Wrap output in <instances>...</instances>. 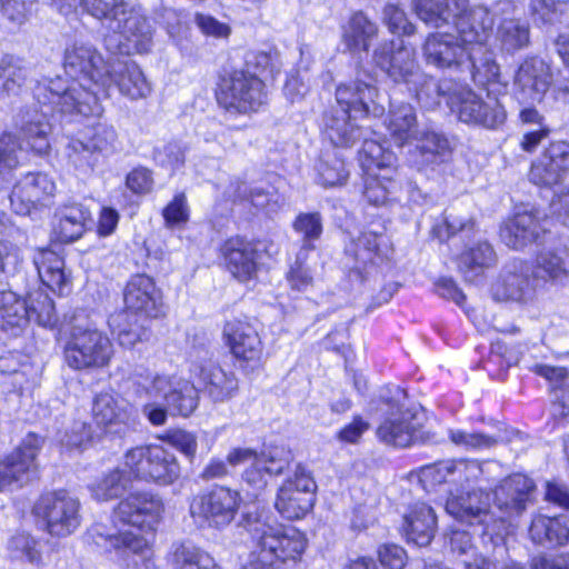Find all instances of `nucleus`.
Wrapping results in <instances>:
<instances>
[{
	"mask_svg": "<svg viewBox=\"0 0 569 569\" xmlns=\"http://www.w3.org/2000/svg\"><path fill=\"white\" fill-rule=\"evenodd\" d=\"M500 470L496 461L470 459L445 460L428 465L419 470V481L426 490L441 483H452L466 493L450 491L446 511L456 520L479 530L482 542L493 549L502 547L508 533V523L503 518H493L490 512L491 489Z\"/></svg>",
	"mask_w": 569,
	"mask_h": 569,
	"instance_id": "1",
	"label": "nucleus"
},
{
	"mask_svg": "<svg viewBox=\"0 0 569 569\" xmlns=\"http://www.w3.org/2000/svg\"><path fill=\"white\" fill-rule=\"evenodd\" d=\"M163 511L158 495L132 492L114 507L111 525L93 523L87 539L122 569H153V533Z\"/></svg>",
	"mask_w": 569,
	"mask_h": 569,
	"instance_id": "2",
	"label": "nucleus"
},
{
	"mask_svg": "<svg viewBox=\"0 0 569 569\" xmlns=\"http://www.w3.org/2000/svg\"><path fill=\"white\" fill-rule=\"evenodd\" d=\"M110 63L91 43L74 41L66 48L63 58L64 71L71 79L56 77L37 81L34 99L71 120L99 117L103 112L99 92L106 93Z\"/></svg>",
	"mask_w": 569,
	"mask_h": 569,
	"instance_id": "3",
	"label": "nucleus"
},
{
	"mask_svg": "<svg viewBox=\"0 0 569 569\" xmlns=\"http://www.w3.org/2000/svg\"><path fill=\"white\" fill-rule=\"evenodd\" d=\"M473 20L451 21L457 34L431 32L422 44V56L427 64L440 70L469 72L486 60H496L487 47L492 30L493 18L483 6L471 12Z\"/></svg>",
	"mask_w": 569,
	"mask_h": 569,
	"instance_id": "4",
	"label": "nucleus"
},
{
	"mask_svg": "<svg viewBox=\"0 0 569 569\" xmlns=\"http://www.w3.org/2000/svg\"><path fill=\"white\" fill-rule=\"evenodd\" d=\"M68 16L80 6L98 20L108 21L111 33L104 37L107 50L113 53H147L153 44V29L140 8L124 0H52Z\"/></svg>",
	"mask_w": 569,
	"mask_h": 569,
	"instance_id": "5",
	"label": "nucleus"
},
{
	"mask_svg": "<svg viewBox=\"0 0 569 569\" xmlns=\"http://www.w3.org/2000/svg\"><path fill=\"white\" fill-rule=\"evenodd\" d=\"M336 102L337 107L323 113L321 131L337 148H351L362 138L358 119L379 118L385 113V99L372 81L356 79L339 83Z\"/></svg>",
	"mask_w": 569,
	"mask_h": 569,
	"instance_id": "6",
	"label": "nucleus"
},
{
	"mask_svg": "<svg viewBox=\"0 0 569 569\" xmlns=\"http://www.w3.org/2000/svg\"><path fill=\"white\" fill-rule=\"evenodd\" d=\"M472 82L486 91V99L468 84L457 82L448 107L458 120L473 127L496 130L507 120V110L499 96H505L508 81L502 78L496 60H486L472 71Z\"/></svg>",
	"mask_w": 569,
	"mask_h": 569,
	"instance_id": "7",
	"label": "nucleus"
},
{
	"mask_svg": "<svg viewBox=\"0 0 569 569\" xmlns=\"http://www.w3.org/2000/svg\"><path fill=\"white\" fill-rule=\"evenodd\" d=\"M375 63L396 83H405L417 101L427 110H433L441 99L448 100L457 82L445 80L438 82L423 73L415 58V50L405 46L403 40L380 44L373 51Z\"/></svg>",
	"mask_w": 569,
	"mask_h": 569,
	"instance_id": "8",
	"label": "nucleus"
},
{
	"mask_svg": "<svg viewBox=\"0 0 569 569\" xmlns=\"http://www.w3.org/2000/svg\"><path fill=\"white\" fill-rule=\"evenodd\" d=\"M246 527L254 548L241 569H292L308 547L302 531L270 523L261 516L253 521L248 518Z\"/></svg>",
	"mask_w": 569,
	"mask_h": 569,
	"instance_id": "9",
	"label": "nucleus"
},
{
	"mask_svg": "<svg viewBox=\"0 0 569 569\" xmlns=\"http://www.w3.org/2000/svg\"><path fill=\"white\" fill-rule=\"evenodd\" d=\"M136 376L138 393L151 400L142 406V413L152 426H163L169 412L188 418L199 406L198 389L187 379L148 370Z\"/></svg>",
	"mask_w": 569,
	"mask_h": 569,
	"instance_id": "10",
	"label": "nucleus"
},
{
	"mask_svg": "<svg viewBox=\"0 0 569 569\" xmlns=\"http://www.w3.org/2000/svg\"><path fill=\"white\" fill-rule=\"evenodd\" d=\"M406 391L398 386L380 393L377 437L386 445L406 448L422 439L420 418L412 408L406 407Z\"/></svg>",
	"mask_w": 569,
	"mask_h": 569,
	"instance_id": "11",
	"label": "nucleus"
},
{
	"mask_svg": "<svg viewBox=\"0 0 569 569\" xmlns=\"http://www.w3.org/2000/svg\"><path fill=\"white\" fill-rule=\"evenodd\" d=\"M64 362L73 370H99L108 367L114 357V347L108 335L92 322L71 326L62 348Z\"/></svg>",
	"mask_w": 569,
	"mask_h": 569,
	"instance_id": "12",
	"label": "nucleus"
},
{
	"mask_svg": "<svg viewBox=\"0 0 569 569\" xmlns=\"http://www.w3.org/2000/svg\"><path fill=\"white\" fill-rule=\"evenodd\" d=\"M391 244L383 228L372 224L350 234L345 247L346 267L351 281L363 282L377 276L390 259Z\"/></svg>",
	"mask_w": 569,
	"mask_h": 569,
	"instance_id": "13",
	"label": "nucleus"
},
{
	"mask_svg": "<svg viewBox=\"0 0 569 569\" xmlns=\"http://www.w3.org/2000/svg\"><path fill=\"white\" fill-rule=\"evenodd\" d=\"M17 127L21 136L20 142L11 133L4 132L0 136V171L17 167L21 151L42 156L50 149L51 124L47 111L37 108L22 110L18 116Z\"/></svg>",
	"mask_w": 569,
	"mask_h": 569,
	"instance_id": "14",
	"label": "nucleus"
},
{
	"mask_svg": "<svg viewBox=\"0 0 569 569\" xmlns=\"http://www.w3.org/2000/svg\"><path fill=\"white\" fill-rule=\"evenodd\" d=\"M37 526L53 538L73 535L83 520L80 499L63 489L41 495L32 507Z\"/></svg>",
	"mask_w": 569,
	"mask_h": 569,
	"instance_id": "15",
	"label": "nucleus"
},
{
	"mask_svg": "<svg viewBox=\"0 0 569 569\" xmlns=\"http://www.w3.org/2000/svg\"><path fill=\"white\" fill-rule=\"evenodd\" d=\"M118 133L113 126L98 122L87 127L80 138H70L63 150L67 166L78 177L91 176L98 166V154L109 156L118 150Z\"/></svg>",
	"mask_w": 569,
	"mask_h": 569,
	"instance_id": "16",
	"label": "nucleus"
},
{
	"mask_svg": "<svg viewBox=\"0 0 569 569\" xmlns=\"http://www.w3.org/2000/svg\"><path fill=\"white\" fill-rule=\"evenodd\" d=\"M241 503L238 490L216 485L191 499L189 513L198 528L222 530L234 520Z\"/></svg>",
	"mask_w": 569,
	"mask_h": 569,
	"instance_id": "17",
	"label": "nucleus"
},
{
	"mask_svg": "<svg viewBox=\"0 0 569 569\" xmlns=\"http://www.w3.org/2000/svg\"><path fill=\"white\" fill-rule=\"evenodd\" d=\"M126 465L137 481L168 487L178 481L181 467L173 452L161 445L138 446L126 451Z\"/></svg>",
	"mask_w": 569,
	"mask_h": 569,
	"instance_id": "18",
	"label": "nucleus"
},
{
	"mask_svg": "<svg viewBox=\"0 0 569 569\" xmlns=\"http://www.w3.org/2000/svg\"><path fill=\"white\" fill-rule=\"evenodd\" d=\"M207 342L189 350V371L199 388L214 402H224L238 391V379L231 370H224L212 358Z\"/></svg>",
	"mask_w": 569,
	"mask_h": 569,
	"instance_id": "19",
	"label": "nucleus"
},
{
	"mask_svg": "<svg viewBox=\"0 0 569 569\" xmlns=\"http://www.w3.org/2000/svg\"><path fill=\"white\" fill-rule=\"evenodd\" d=\"M217 100L230 113L247 114L259 111L267 103L268 93L258 76L236 70L222 79Z\"/></svg>",
	"mask_w": 569,
	"mask_h": 569,
	"instance_id": "20",
	"label": "nucleus"
},
{
	"mask_svg": "<svg viewBox=\"0 0 569 569\" xmlns=\"http://www.w3.org/2000/svg\"><path fill=\"white\" fill-rule=\"evenodd\" d=\"M292 455L286 448H271L261 453L248 448H236L227 457L230 466H244L243 481L253 490H262L271 476H277L288 468Z\"/></svg>",
	"mask_w": 569,
	"mask_h": 569,
	"instance_id": "21",
	"label": "nucleus"
},
{
	"mask_svg": "<svg viewBox=\"0 0 569 569\" xmlns=\"http://www.w3.org/2000/svg\"><path fill=\"white\" fill-rule=\"evenodd\" d=\"M222 339L237 366L244 372H252L262 366L263 343L254 328L247 320L232 319L224 323Z\"/></svg>",
	"mask_w": 569,
	"mask_h": 569,
	"instance_id": "22",
	"label": "nucleus"
},
{
	"mask_svg": "<svg viewBox=\"0 0 569 569\" xmlns=\"http://www.w3.org/2000/svg\"><path fill=\"white\" fill-rule=\"evenodd\" d=\"M42 440L28 433L21 445L0 461V491H13L37 476L36 458Z\"/></svg>",
	"mask_w": 569,
	"mask_h": 569,
	"instance_id": "23",
	"label": "nucleus"
},
{
	"mask_svg": "<svg viewBox=\"0 0 569 569\" xmlns=\"http://www.w3.org/2000/svg\"><path fill=\"white\" fill-rule=\"evenodd\" d=\"M316 489L311 473L299 465L279 488L274 507L288 520L301 519L313 507Z\"/></svg>",
	"mask_w": 569,
	"mask_h": 569,
	"instance_id": "24",
	"label": "nucleus"
},
{
	"mask_svg": "<svg viewBox=\"0 0 569 569\" xmlns=\"http://www.w3.org/2000/svg\"><path fill=\"white\" fill-rule=\"evenodd\" d=\"M552 82L551 66L539 56H528L513 73V93L518 102L542 103Z\"/></svg>",
	"mask_w": 569,
	"mask_h": 569,
	"instance_id": "25",
	"label": "nucleus"
},
{
	"mask_svg": "<svg viewBox=\"0 0 569 569\" xmlns=\"http://www.w3.org/2000/svg\"><path fill=\"white\" fill-rule=\"evenodd\" d=\"M530 270V262L522 260H515L507 264L492 286L493 299L522 306L533 305L539 286L533 281Z\"/></svg>",
	"mask_w": 569,
	"mask_h": 569,
	"instance_id": "26",
	"label": "nucleus"
},
{
	"mask_svg": "<svg viewBox=\"0 0 569 569\" xmlns=\"http://www.w3.org/2000/svg\"><path fill=\"white\" fill-rule=\"evenodd\" d=\"M106 76L109 81L106 86V93L99 92V101L110 97L112 86L118 89L120 96L130 101L147 99L152 92L150 81L133 60L116 59L110 63Z\"/></svg>",
	"mask_w": 569,
	"mask_h": 569,
	"instance_id": "27",
	"label": "nucleus"
},
{
	"mask_svg": "<svg viewBox=\"0 0 569 569\" xmlns=\"http://www.w3.org/2000/svg\"><path fill=\"white\" fill-rule=\"evenodd\" d=\"M569 174V142L552 141L535 159L529 171V180L539 187L559 186Z\"/></svg>",
	"mask_w": 569,
	"mask_h": 569,
	"instance_id": "28",
	"label": "nucleus"
},
{
	"mask_svg": "<svg viewBox=\"0 0 569 569\" xmlns=\"http://www.w3.org/2000/svg\"><path fill=\"white\" fill-rule=\"evenodd\" d=\"M543 218L546 217L542 212L535 207H519L515 214L501 226L500 238L510 248H525L537 241L547 230V220Z\"/></svg>",
	"mask_w": 569,
	"mask_h": 569,
	"instance_id": "29",
	"label": "nucleus"
},
{
	"mask_svg": "<svg viewBox=\"0 0 569 569\" xmlns=\"http://www.w3.org/2000/svg\"><path fill=\"white\" fill-rule=\"evenodd\" d=\"M533 489V481L522 473L509 476L495 487L493 501L501 515L496 516L491 509L490 512L493 518L501 517L506 519L508 532H510L509 518L520 515L527 508ZM508 535L509 533H507V536Z\"/></svg>",
	"mask_w": 569,
	"mask_h": 569,
	"instance_id": "30",
	"label": "nucleus"
},
{
	"mask_svg": "<svg viewBox=\"0 0 569 569\" xmlns=\"http://www.w3.org/2000/svg\"><path fill=\"white\" fill-rule=\"evenodd\" d=\"M92 416L98 427L113 435L124 433L134 423L132 406L111 391H103L94 397Z\"/></svg>",
	"mask_w": 569,
	"mask_h": 569,
	"instance_id": "31",
	"label": "nucleus"
},
{
	"mask_svg": "<svg viewBox=\"0 0 569 569\" xmlns=\"http://www.w3.org/2000/svg\"><path fill=\"white\" fill-rule=\"evenodd\" d=\"M260 243L243 237H231L221 247L228 271L239 281L256 277L260 259Z\"/></svg>",
	"mask_w": 569,
	"mask_h": 569,
	"instance_id": "32",
	"label": "nucleus"
},
{
	"mask_svg": "<svg viewBox=\"0 0 569 569\" xmlns=\"http://www.w3.org/2000/svg\"><path fill=\"white\" fill-rule=\"evenodd\" d=\"M123 299L127 310L148 318H158L163 313L162 293L152 278L137 274L128 281Z\"/></svg>",
	"mask_w": 569,
	"mask_h": 569,
	"instance_id": "33",
	"label": "nucleus"
},
{
	"mask_svg": "<svg viewBox=\"0 0 569 569\" xmlns=\"http://www.w3.org/2000/svg\"><path fill=\"white\" fill-rule=\"evenodd\" d=\"M54 182L42 172H29L12 188L10 203L17 214L30 213L34 206L53 196Z\"/></svg>",
	"mask_w": 569,
	"mask_h": 569,
	"instance_id": "34",
	"label": "nucleus"
},
{
	"mask_svg": "<svg viewBox=\"0 0 569 569\" xmlns=\"http://www.w3.org/2000/svg\"><path fill=\"white\" fill-rule=\"evenodd\" d=\"M418 18L432 28L450 26L451 21L472 20L469 0H412Z\"/></svg>",
	"mask_w": 569,
	"mask_h": 569,
	"instance_id": "35",
	"label": "nucleus"
},
{
	"mask_svg": "<svg viewBox=\"0 0 569 569\" xmlns=\"http://www.w3.org/2000/svg\"><path fill=\"white\" fill-rule=\"evenodd\" d=\"M136 476L126 465V453L121 462L99 473L88 483V490L92 499L97 501H110L122 497L131 488Z\"/></svg>",
	"mask_w": 569,
	"mask_h": 569,
	"instance_id": "36",
	"label": "nucleus"
},
{
	"mask_svg": "<svg viewBox=\"0 0 569 569\" xmlns=\"http://www.w3.org/2000/svg\"><path fill=\"white\" fill-rule=\"evenodd\" d=\"M412 144L416 147V153L408 161L419 171L443 162L450 153L447 137L429 127L420 130Z\"/></svg>",
	"mask_w": 569,
	"mask_h": 569,
	"instance_id": "37",
	"label": "nucleus"
},
{
	"mask_svg": "<svg viewBox=\"0 0 569 569\" xmlns=\"http://www.w3.org/2000/svg\"><path fill=\"white\" fill-rule=\"evenodd\" d=\"M437 517L433 509L425 502H415L403 515L402 535L408 542L419 547L428 546L433 539Z\"/></svg>",
	"mask_w": 569,
	"mask_h": 569,
	"instance_id": "38",
	"label": "nucleus"
},
{
	"mask_svg": "<svg viewBox=\"0 0 569 569\" xmlns=\"http://www.w3.org/2000/svg\"><path fill=\"white\" fill-rule=\"evenodd\" d=\"M385 126L398 147L411 146L420 132L416 109L407 102L390 103Z\"/></svg>",
	"mask_w": 569,
	"mask_h": 569,
	"instance_id": "39",
	"label": "nucleus"
},
{
	"mask_svg": "<svg viewBox=\"0 0 569 569\" xmlns=\"http://www.w3.org/2000/svg\"><path fill=\"white\" fill-rule=\"evenodd\" d=\"M229 197L234 201L248 200L253 207L263 211L266 214L278 212L284 204L283 196L270 184L266 187L254 184L249 188L246 182L237 181L236 184L231 183Z\"/></svg>",
	"mask_w": 569,
	"mask_h": 569,
	"instance_id": "40",
	"label": "nucleus"
},
{
	"mask_svg": "<svg viewBox=\"0 0 569 569\" xmlns=\"http://www.w3.org/2000/svg\"><path fill=\"white\" fill-rule=\"evenodd\" d=\"M495 262L496 253L492 246L481 238L467 246L458 257L459 271L469 282H475Z\"/></svg>",
	"mask_w": 569,
	"mask_h": 569,
	"instance_id": "41",
	"label": "nucleus"
},
{
	"mask_svg": "<svg viewBox=\"0 0 569 569\" xmlns=\"http://www.w3.org/2000/svg\"><path fill=\"white\" fill-rule=\"evenodd\" d=\"M529 535L535 543L542 546H565L569 542V517L537 515L531 521Z\"/></svg>",
	"mask_w": 569,
	"mask_h": 569,
	"instance_id": "42",
	"label": "nucleus"
},
{
	"mask_svg": "<svg viewBox=\"0 0 569 569\" xmlns=\"http://www.w3.org/2000/svg\"><path fill=\"white\" fill-rule=\"evenodd\" d=\"M378 26L362 11L353 12L342 26V42L352 53L367 52L378 36Z\"/></svg>",
	"mask_w": 569,
	"mask_h": 569,
	"instance_id": "43",
	"label": "nucleus"
},
{
	"mask_svg": "<svg viewBox=\"0 0 569 569\" xmlns=\"http://www.w3.org/2000/svg\"><path fill=\"white\" fill-rule=\"evenodd\" d=\"M57 218L53 234L58 241L69 243L83 234L87 222L91 220V212L80 203H71L62 207Z\"/></svg>",
	"mask_w": 569,
	"mask_h": 569,
	"instance_id": "44",
	"label": "nucleus"
},
{
	"mask_svg": "<svg viewBox=\"0 0 569 569\" xmlns=\"http://www.w3.org/2000/svg\"><path fill=\"white\" fill-rule=\"evenodd\" d=\"M398 171L365 173L363 196L373 206H385L399 199L401 183Z\"/></svg>",
	"mask_w": 569,
	"mask_h": 569,
	"instance_id": "45",
	"label": "nucleus"
},
{
	"mask_svg": "<svg viewBox=\"0 0 569 569\" xmlns=\"http://www.w3.org/2000/svg\"><path fill=\"white\" fill-rule=\"evenodd\" d=\"M169 563L172 569H222L208 551L189 540L171 546Z\"/></svg>",
	"mask_w": 569,
	"mask_h": 569,
	"instance_id": "46",
	"label": "nucleus"
},
{
	"mask_svg": "<svg viewBox=\"0 0 569 569\" xmlns=\"http://www.w3.org/2000/svg\"><path fill=\"white\" fill-rule=\"evenodd\" d=\"M33 262L42 283L53 292L63 295L68 287L63 259L50 249H40L36 253Z\"/></svg>",
	"mask_w": 569,
	"mask_h": 569,
	"instance_id": "47",
	"label": "nucleus"
},
{
	"mask_svg": "<svg viewBox=\"0 0 569 569\" xmlns=\"http://www.w3.org/2000/svg\"><path fill=\"white\" fill-rule=\"evenodd\" d=\"M29 323L27 301L11 290L0 291V327L3 331L18 336Z\"/></svg>",
	"mask_w": 569,
	"mask_h": 569,
	"instance_id": "48",
	"label": "nucleus"
},
{
	"mask_svg": "<svg viewBox=\"0 0 569 569\" xmlns=\"http://www.w3.org/2000/svg\"><path fill=\"white\" fill-rule=\"evenodd\" d=\"M496 39L501 51L515 53L530 43V27L526 20L505 17L497 27Z\"/></svg>",
	"mask_w": 569,
	"mask_h": 569,
	"instance_id": "49",
	"label": "nucleus"
},
{
	"mask_svg": "<svg viewBox=\"0 0 569 569\" xmlns=\"http://www.w3.org/2000/svg\"><path fill=\"white\" fill-rule=\"evenodd\" d=\"M359 161L365 173L396 172V154L382 143L366 139L359 152Z\"/></svg>",
	"mask_w": 569,
	"mask_h": 569,
	"instance_id": "50",
	"label": "nucleus"
},
{
	"mask_svg": "<svg viewBox=\"0 0 569 569\" xmlns=\"http://www.w3.org/2000/svg\"><path fill=\"white\" fill-rule=\"evenodd\" d=\"M317 182L325 188L341 187L349 178L345 160L336 151H325L316 163Z\"/></svg>",
	"mask_w": 569,
	"mask_h": 569,
	"instance_id": "51",
	"label": "nucleus"
},
{
	"mask_svg": "<svg viewBox=\"0 0 569 569\" xmlns=\"http://www.w3.org/2000/svg\"><path fill=\"white\" fill-rule=\"evenodd\" d=\"M566 250L543 251L531 266V277L541 287L549 280H557L567 273Z\"/></svg>",
	"mask_w": 569,
	"mask_h": 569,
	"instance_id": "52",
	"label": "nucleus"
},
{
	"mask_svg": "<svg viewBox=\"0 0 569 569\" xmlns=\"http://www.w3.org/2000/svg\"><path fill=\"white\" fill-rule=\"evenodd\" d=\"M292 228L302 241L299 259H307L308 253L316 249L315 242L322 234V218L318 212L299 213L292 223Z\"/></svg>",
	"mask_w": 569,
	"mask_h": 569,
	"instance_id": "53",
	"label": "nucleus"
},
{
	"mask_svg": "<svg viewBox=\"0 0 569 569\" xmlns=\"http://www.w3.org/2000/svg\"><path fill=\"white\" fill-rule=\"evenodd\" d=\"M29 76L22 60L10 54L0 59V94L17 93L26 84Z\"/></svg>",
	"mask_w": 569,
	"mask_h": 569,
	"instance_id": "54",
	"label": "nucleus"
},
{
	"mask_svg": "<svg viewBox=\"0 0 569 569\" xmlns=\"http://www.w3.org/2000/svg\"><path fill=\"white\" fill-rule=\"evenodd\" d=\"M535 372L550 382L555 401L562 407V413H569V372L561 367L538 365Z\"/></svg>",
	"mask_w": 569,
	"mask_h": 569,
	"instance_id": "55",
	"label": "nucleus"
},
{
	"mask_svg": "<svg viewBox=\"0 0 569 569\" xmlns=\"http://www.w3.org/2000/svg\"><path fill=\"white\" fill-rule=\"evenodd\" d=\"M108 326L119 345L124 348H132L137 342L147 338V331L141 326L129 322L127 311L111 315L108 319Z\"/></svg>",
	"mask_w": 569,
	"mask_h": 569,
	"instance_id": "56",
	"label": "nucleus"
},
{
	"mask_svg": "<svg viewBox=\"0 0 569 569\" xmlns=\"http://www.w3.org/2000/svg\"><path fill=\"white\" fill-rule=\"evenodd\" d=\"M29 321L34 320L39 326L52 328L58 322L52 299L44 292L37 291L29 297Z\"/></svg>",
	"mask_w": 569,
	"mask_h": 569,
	"instance_id": "57",
	"label": "nucleus"
},
{
	"mask_svg": "<svg viewBox=\"0 0 569 569\" xmlns=\"http://www.w3.org/2000/svg\"><path fill=\"white\" fill-rule=\"evenodd\" d=\"M160 23L164 26L169 37L174 41L181 52H188L187 14L171 8H164L160 16Z\"/></svg>",
	"mask_w": 569,
	"mask_h": 569,
	"instance_id": "58",
	"label": "nucleus"
},
{
	"mask_svg": "<svg viewBox=\"0 0 569 569\" xmlns=\"http://www.w3.org/2000/svg\"><path fill=\"white\" fill-rule=\"evenodd\" d=\"M92 439L91 427L86 421L76 420L61 435L59 441L66 451H82Z\"/></svg>",
	"mask_w": 569,
	"mask_h": 569,
	"instance_id": "59",
	"label": "nucleus"
},
{
	"mask_svg": "<svg viewBox=\"0 0 569 569\" xmlns=\"http://www.w3.org/2000/svg\"><path fill=\"white\" fill-rule=\"evenodd\" d=\"M39 379V368L24 359L23 363L6 380H1V382L10 386L11 391L23 393L33 389L38 385Z\"/></svg>",
	"mask_w": 569,
	"mask_h": 569,
	"instance_id": "60",
	"label": "nucleus"
},
{
	"mask_svg": "<svg viewBox=\"0 0 569 569\" xmlns=\"http://www.w3.org/2000/svg\"><path fill=\"white\" fill-rule=\"evenodd\" d=\"M458 232L465 233L466 236H475V221L470 218L448 214L440 223L432 227L433 236L440 241H445Z\"/></svg>",
	"mask_w": 569,
	"mask_h": 569,
	"instance_id": "61",
	"label": "nucleus"
},
{
	"mask_svg": "<svg viewBox=\"0 0 569 569\" xmlns=\"http://www.w3.org/2000/svg\"><path fill=\"white\" fill-rule=\"evenodd\" d=\"M382 21L392 34L411 36L416 32L406 12L397 4L387 3L382 11Z\"/></svg>",
	"mask_w": 569,
	"mask_h": 569,
	"instance_id": "62",
	"label": "nucleus"
},
{
	"mask_svg": "<svg viewBox=\"0 0 569 569\" xmlns=\"http://www.w3.org/2000/svg\"><path fill=\"white\" fill-rule=\"evenodd\" d=\"M159 439L179 450L188 459H193L197 453V437L183 429H171L162 433Z\"/></svg>",
	"mask_w": 569,
	"mask_h": 569,
	"instance_id": "63",
	"label": "nucleus"
},
{
	"mask_svg": "<svg viewBox=\"0 0 569 569\" xmlns=\"http://www.w3.org/2000/svg\"><path fill=\"white\" fill-rule=\"evenodd\" d=\"M447 543L449 552L457 563L478 552L470 533L466 530L452 529L447 536Z\"/></svg>",
	"mask_w": 569,
	"mask_h": 569,
	"instance_id": "64",
	"label": "nucleus"
}]
</instances>
